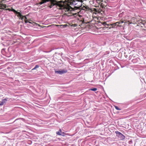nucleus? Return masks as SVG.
<instances>
[{"instance_id":"obj_1","label":"nucleus","mask_w":146,"mask_h":146,"mask_svg":"<svg viewBox=\"0 0 146 146\" xmlns=\"http://www.w3.org/2000/svg\"><path fill=\"white\" fill-rule=\"evenodd\" d=\"M64 1L65 3L64 5L66 8H64V11L66 12L71 11L73 9L70 5H73L77 9H85L83 7H85L84 6L83 7H82L83 0H68L67 1Z\"/></svg>"},{"instance_id":"obj_2","label":"nucleus","mask_w":146,"mask_h":146,"mask_svg":"<svg viewBox=\"0 0 146 146\" xmlns=\"http://www.w3.org/2000/svg\"><path fill=\"white\" fill-rule=\"evenodd\" d=\"M49 1L51 2V5L50 6V8H51L54 5H56L60 7L61 9H63L64 10L65 4L64 1H57L55 0H50Z\"/></svg>"},{"instance_id":"obj_3","label":"nucleus","mask_w":146,"mask_h":146,"mask_svg":"<svg viewBox=\"0 0 146 146\" xmlns=\"http://www.w3.org/2000/svg\"><path fill=\"white\" fill-rule=\"evenodd\" d=\"M96 2L98 3L102 7H104L105 6V2H104L102 0H95ZM95 1V0L94 1Z\"/></svg>"},{"instance_id":"obj_4","label":"nucleus","mask_w":146,"mask_h":146,"mask_svg":"<svg viewBox=\"0 0 146 146\" xmlns=\"http://www.w3.org/2000/svg\"><path fill=\"white\" fill-rule=\"evenodd\" d=\"M12 11L13 12L15 13L16 14H17V16L18 17H21L22 16V15H21V13H20L19 12H18L16 11L15 9H12Z\"/></svg>"},{"instance_id":"obj_5","label":"nucleus","mask_w":146,"mask_h":146,"mask_svg":"<svg viewBox=\"0 0 146 146\" xmlns=\"http://www.w3.org/2000/svg\"><path fill=\"white\" fill-rule=\"evenodd\" d=\"M56 72L58 74H62L64 73H66L67 72V70H59L57 71Z\"/></svg>"},{"instance_id":"obj_6","label":"nucleus","mask_w":146,"mask_h":146,"mask_svg":"<svg viewBox=\"0 0 146 146\" xmlns=\"http://www.w3.org/2000/svg\"><path fill=\"white\" fill-rule=\"evenodd\" d=\"M7 101V99L5 98L2 100V101L1 103H0V106L3 105Z\"/></svg>"},{"instance_id":"obj_7","label":"nucleus","mask_w":146,"mask_h":146,"mask_svg":"<svg viewBox=\"0 0 146 146\" xmlns=\"http://www.w3.org/2000/svg\"><path fill=\"white\" fill-rule=\"evenodd\" d=\"M115 133L119 137L122 134L121 133L118 131H115Z\"/></svg>"},{"instance_id":"obj_8","label":"nucleus","mask_w":146,"mask_h":146,"mask_svg":"<svg viewBox=\"0 0 146 146\" xmlns=\"http://www.w3.org/2000/svg\"><path fill=\"white\" fill-rule=\"evenodd\" d=\"M119 137H120V138L121 140H123L125 138V136L122 134L121 135V136H120Z\"/></svg>"},{"instance_id":"obj_9","label":"nucleus","mask_w":146,"mask_h":146,"mask_svg":"<svg viewBox=\"0 0 146 146\" xmlns=\"http://www.w3.org/2000/svg\"><path fill=\"white\" fill-rule=\"evenodd\" d=\"M68 25H60L61 28H65Z\"/></svg>"},{"instance_id":"obj_10","label":"nucleus","mask_w":146,"mask_h":146,"mask_svg":"<svg viewBox=\"0 0 146 146\" xmlns=\"http://www.w3.org/2000/svg\"><path fill=\"white\" fill-rule=\"evenodd\" d=\"M93 11H94L95 12L98 13H100V11H99L98 10H97V9L94 8L93 9Z\"/></svg>"},{"instance_id":"obj_11","label":"nucleus","mask_w":146,"mask_h":146,"mask_svg":"<svg viewBox=\"0 0 146 146\" xmlns=\"http://www.w3.org/2000/svg\"><path fill=\"white\" fill-rule=\"evenodd\" d=\"M135 19H136L135 17H133L131 20V21L133 22V23H135Z\"/></svg>"},{"instance_id":"obj_12","label":"nucleus","mask_w":146,"mask_h":146,"mask_svg":"<svg viewBox=\"0 0 146 146\" xmlns=\"http://www.w3.org/2000/svg\"><path fill=\"white\" fill-rule=\"evenodd\" d=\"M39 67V66L38 65H36L35 67L33 69H32V70H34L36 69V68H38Z\"/></svg>"},{"instance_id":"obj_13","label":"nucleus","mask_w":146,"mask_h":146,"mask_svg":"<svg viewBox=\"0 0 146 146\" xmlns=\"http://www.w3.org/2000/svg\"><path fill=\"white\" fill-rule=\"evenodd\" d=\"M121 24V22L120 21L117 22L115 23V24L117 26H119V27H121V25H118V24Z\"/></svg>"},{"instance_id":"obj_14","label":"nucleus","mask_w":146,"mask_h":146,"mask_svg":"<svg viewBox=\"0 0 146 146\" xmlns=\"http://www.w3.org/2000/svg\"><path fill=\"white\" fill-rule=\"evenodd\" d=\"M97 89L96 88H93L90 89L89 90H92L94 91H96L97 90Z\"/></svg>"},{"instance_id":"obj_15","label":"nucleus","mask_w":146,"mask_h":146,"mask_svg":"<svg viewBox=\"0 0 146 146\" xmlns=\"http://www.w3.org/2000/svg\"><path fill=\"white\" fill-rule=\"evenodd\" d=\"M1 7H4V8H6L7 6L5 4H3L1 5Z\"/></svg>"},{"instance_id":"obj_16","label":"nucleus","mask_w":146,"mask_h":146,"mask_svg":"<svg viewBox=\"0 0 146 146\" xmlns=\"http://www.w3.org/2000/svg\"><path fill=\"white\" fill-rule=\"evenodd\" d=\"M98 13L96 12L93 13V16L96 17V16H97L96 15L98 14Z\"/></svg>"},{"instance_id":"obj_17","label":"nucleus","mask_w":146,"mask_h":146,"mask_svg":"<svg viewBox=\"0 0 146 146\" xmlns=\"http://www.w3.org/2000/svg\"><path fill=\"white\" fill-rule=\"evenodd\" d=\"M115 109L117 110H121V109H120L117 106H115Z\"/></svg>"},{"instance_id":"obj_18","label":"nucleus","mask_w":146,"mask_h":146,"mask_svg":"<svg viewBox=\"0 0 146 146\" xmlns=\"http://www.w3.org/2000/svg\"><path fill=\"white\" fill-rule=\"evenodd\" d=\"M23 16L22 15V16L21 17H20L19 19H21L22 20H23V19L24 18V17H23Z\"/></svg>"},{"instance_id":"obj_19","label":"nucleus","mask_w":146,"mask_h":146,"mask_svg":"<svg viewBox=\"0 0 146 146\" xmlns=\"http://www.w3.org/2000/svg\"><path fill=\"white\" fill-rule=\"evenodd\" d=\"M128 22L129 23V24L134 23L133 22H132L131 21V22H130V21H128Z\"/></svg>"},{"instance_id":"obj_20","label":"nucleus","mask_w":146,"mask_h":146,"mask_svg":"<svg viewBox=\"0 0 146 146\" xmlns=\"http://www.w3.org/2000/svg\"><path fill=\"white\" fill-rule=\"evenodd\" d=\"M56 134L57 135H61V134L59 132H56Z\"/></svg>"},{"instance_id":"obj_21","label":"nucleus","mask_w":146,"mask_h":146,"mask_svg":"<svg viewBox=\"0 0 146 146\" xmlns=\"http://www.w3.org/2000/svg\"><path fill=\"white\" fill-rule=\"evenodd\" d=\"M23 17H24V19H25L24 20H27V17L26 16H23Z\"/></svg>"},{"instance_id":"obj_22","label":"nucleus","mask_w":146,"mask_h":146,"mask_svg":"<svg viewBox=\"0 0 146 146\" xmlns=\"http://www.w3.org/2000/svg\"><path fill=\"white\" fill-rule=\"evenodd\" d=\"M25 23H28V22H29L28 20H25Z\"/></svg>"},{"instance_id":"obj_23","label":"nucleus","mask_w":146,"mask_h":146,"mask_svg":"<svg viewBox=\"0 0 146 146\" xmlns=\"http://www.w3.org/2000/svg\"><path fill=\"white\" fill-rule=\"evenodd\" d=\"M116 25V24H115V23L113 24L112 25V27H114Z\"/></svg>"},{"instance_id":"obj_24","label":"nucleus","mask_w":146,"mask_h":146,"mask_svg":"<svg viewBox=\"0 0 146 146\" xmlns=\"http://www.w3.org/2000/svg\"><path fill=\"white\" fill-rule=\"evenodd\" d=\"M79 14V13H75V14H74V15H77L78 14Z\"/></svg>"},{"instance_id":"obj_25","label":"nucleus","mask_w":146,"mask_h":146,"mask_svg":"<svg viewBox=\"0 0 146 146\" xmlns=\"http://www.w3.org/2000/svg\"><path fill=\"white\" fill-rule=\"evenodd\" d=\"M121 22V23H124V21H120Z\"/></svg>"},{"instance_id":"obj_26","label":"nucleus","mask_w":146,"mask_h":146,"mask_svg":"<svg viewBox=\"0 0 146 146\" xmlns=\"http://www.w3.org/2000/svg\"><path fill=\"white\" fill-rule=\"evenodd\" d=\"M28 23H31V22H29V21L28 22Z\"/></svg>"},{"instance_id":"obj_27","label":"nucleus","mask_w":146,"mask_h":146,"mask_svg":"<svg viewBox=\"0 0 146 146\" xmlns=\"http://www.w3.org/2000/svg\"><path fill=\"white\" fill-rule=\"evenodd\" d=\"M127 22H125V24H127Z\"/></svg>"},{"instance_id":"obj_28","label":"nucleus","mask_w":146,"mask_h":146,"mask_svg":"<svg viewBox=\"0 0 146 146\" xmlns=\"http://www.w3.org/2000/svg\"><path fill=\"white\" fill-rule=\"evenodd\" d=\"M127 22H125V24H127Z\"/></svg>"},{"instance_id":"obj_29","label":"nucleus","mask_w":146,"mask_h":146,"mask_svg":"<svg viewBox=\"0 0 146 146\" xmlns=\"http://www.w3.org/2000/svg\"><path fill=\"white\" fill-rule=\"evenodd\" d=\"M56 26H59V25H56Z\"/></svg>"},{"instance_id":"obj_30","label":"nucleus","mask_w":146,"mask_h":146,"mask_svg":"<svg viewBox=\"0 0 146 146\" xmlns=\"http://www.w3.org/2000/svg\"><path fill=\"white\" fill-rule=\"evenodd\" d=\"M49 26H48V27H49Z\"/></svg>"}]
</instances>
